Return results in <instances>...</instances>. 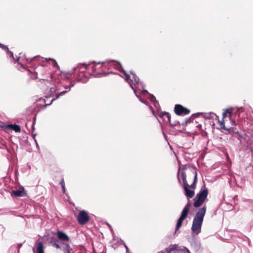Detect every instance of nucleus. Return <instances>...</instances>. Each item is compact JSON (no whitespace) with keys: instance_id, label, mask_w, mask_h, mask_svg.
I'll use <instances>...</instances> for the list:
<instances>
[{"instance_id":"6ab92c4d","label":"nucleus","mask_w":253,"mask_h":253,"mask_svg":"<svg viewBox=\"0 0 253 253\" xmlns=\"http://www.w3.org/2000/svg\"><path fill=\"white\" fill-rule=\"evenodd\" d=\"M0 47L2 48V49H5V50H7V54L10 56V57H13V53L10 51L8 47L1 43H0Z\"/></svg>"},{"instance_id":"b1692460","label":"nucleus","mask_w":253,"mask_h":253,"mask_svg":"<svg viewBox=\"0 0 253 253\" xmlns=\"http://www.w3.org/2000/svg\"><path fill=\"white\" fill-rule=\"evenodd\" d=\"M55 99H52V100L50 102V103H45V105H44V107H46L47 106H48V105H50L52 102H53V101Z\"/></svg>"},{"instance_id":"dca6fc26","label":"nucleus","mask_w":253,"mask_h":253,"mask_svg":"<svg viewBox=\"0 0 253 253\" xmlns=\"http://www.w3.org/2000/svg\"><path fill=\"white\" fill-rule=\"evenodd\" d=\"M63 245L64 246V253H74V251L69 244L64 243Z\"/></svg>"},{"instance_id":"20e7f679","label":"nucleus","mask_w":253,"mask_h":253,"mask_svg":"<svg viewBox=\"0 0 253 253\" xmlns=\"http://www.w3.org/2000/svg\"><path fill=\"white\" fill-rule=\"evenodd\" d=\"M208 193L209 191L207 188H202L196 195L197 199L194 203V206L196 208L200 207L207 198Z\"/></svg>"},{"instance_id":"9d476101","label":"nucleus","mask_w":253,"mask_h":253,"mask_svg":"<svg viewBox=\"0 0 253 253\" xmlns=\"http://www.w3.org/2000/svg\"><path fill=\"white\" fill-rule=\"evenodd\" d=\"M36 60H38L39 61H41L42 62H43V60L46 61H52L53 62V66L54 67H57V68H59L56 60L50 58L43 59V58L40 57L39 56H35L32 59H28V60L27 59V61H29L30 62H32Z\"/></svg>"},{"instance_id":"4be33fe9","label":"nucleus","mask_w":253,"mask_h":253,"mask_svg":"<svg viewBox=\"0 0 253 253\" xmlns=\"http://www.w3.org/2000/svg\"><path fill=\"white\" fill-rule=\"evenodd\" d=\"M60 185L62 186L63 192H65V186L64 180L63 178H62L61 180V181L60 182Z\"/></svg>"},{"instance_id":"ddd939ff","label":"nucleus","mask_w":253,"mask_h":253,"mask_svg":"<svg viewBox=\"0 0 253 253\" xmlns=\"http://www.w3.org/2000/svg\"><path fill=\"white\" fill-rule=\"evenodd\" d=\"M11 195H13L15 197H23L26 195V193L24 188H22L19 190H13L12 191Z\"/></svg>"},{"instance_id":"f8f14e48","label":"nucleus","mask_w":253,"mask_h":253,"mask_svg":"<svg viewBox=\"0 0 253 253\" xmlns=\"http://www.w3.org/2000/svg\"><path fill=\"white\" fill-rule=\"evenodd\" d=\"M4 129L5 131H7L9 129H12L16 132H20L21 128L19 125L11 124L4 126Z\"/></svg>"},{"instance_id":"f03ea898","label":"nucleus","mask_w":253,"mask_h":253,"mask_svg":"<svg viewBox=\"0 0 253 253\" xmlns=\"http://www.w3.org/2000/svg\"><path fill=\"white\" fill-rule=\"evenodd\" d=\"M182 171L185 172L186 177L188 178V182H192L189 185L190 188L195 189L197 180V172L196 169L190 167L189 165H184L182 168Z\"/></svg>"},{"instance_id":"9b49d317","label":"nucleus","mask_w":253,"mask_h":253,"mask_svg":"<svg viewBox=\"0 0 253 253\" xmlns=\"http://www.w3.org/2000/svg\"><path fill=\"white\" fill-rule=\"evenodd\" d=\"M122 72L124 73V75L126 77V80L128 83H131L134 84H135L138 83V82L136 79L135 76L133 74H128L125 71H123Z\"/></svg>"},{"instance_id":"393cba45","label":"nucleus","mask_w":253,"mask_h":253,"mask_svg":"<svg viewBox=\"0 0 253 253\" xmlns=\"http://www.w3.org/2000/svg\"><path fill=\"white\" fill-rule=\"evenodd\" d=\"M66 92H67V91H62L59 93V96L63 95Z\"/></svg>"},{"instance_id":"f257e3e1","label":"nucleus","mask_w":253,"mask_h":253,"mask_svg":"<svg viewBox=\"0 0 253 253\" xmlns=\"http://www.w3.org/2000/svg\"><path fill=\"white\" fill-rule=\"evenodd\" d=\"M207 208L206 206L199 209L194 217L191 230L193 234L198 235L201 231L202 223L206 214Z\"/></svg>"},{"instance_id":"39448f33","label":"nucleus","mask_w":253,"mask_h":253,"mask_svg":"<svg viewBox=\"0 0 253 253\" xmlns=\"http://www.w3.org/2000/svg\"><path fill=\"white\" fill-rule=\"evenodd\" d=\"M180 175L183 182V187L184 189L185 195L189 198H193L194 196L195 192L193 190H191L188 189L190 187V185L188 183L187 180H186L185 172L181 171Z\"/></svg>"},{"instance_id":"423d86ee","label":"nucleus","mask_w":253,"mask_h":253,"mask_svg":"<svg viewBox=\"0 0 253 253\" xmlns=\"http://www.w3.org/2000/svg\"><path fill=\"white\" fill-rule=\"evenodd\" d=\"M191 206V205L190 203H188L183 209L181 215L177 220L175 232H176V231H177L180 228L182 225L183 221L187 217Z\"/></svg>"},{"instance_id":"1a4fd4ad","label":"nucleus","mask_w":253,"mask_h":253,"mask_svg":"<svg viewBox=\"0 0 253 253\" xmlns=\"http://www.w3.org/2000/svg\"><path fill=\"white\" fill-rule=\"evenodd\" d=\"M174 112L178 116H184L190 113V110L180 104H176L174 106Z\"/></svg>"},{"instance_id":"0eeeda50","label":"nucleus","mask_w":253,"mask_h":253,"mask_svg":"<svg viewBox=\"0 0 253 253\" xmlns=\"http://www.w3.org/2000/svg\"><path fill=\"white\" fill-rule=\"evenodd\" d=\"M35 72L37 75L41 76H51L50 68L48 66L40 65L35 69Z\"/></svg>"},{"instance_id":"5701e85b","label":"nucleus","mask_w":253,"mask_h":253,"mask_svg":"<svg viewBox=\"0 0 253 253\" xmlns=\"http://www.w3.org/2000/svg\"><path fill=\"white\" fill-rule=\"evenodd\" d=\"M177 179L178 180V181L181 183L180 178V167L179 168V169L177 172Z\"/></svg>"},{"instance_id":"aec40b11","label":"nucleus","mask_w":253,"mask_h":253,"mask_svg":"<svg viewBox=\"0 0 253 253\" xmlns=\"http://www.w3.org/2000/svg\"><path fill=\"white\" fill-rule=\"evenodd\" d=\"M161 117H166L167 118V119H168L167 121L170 122V114L169 113L166 112H163L161 114Z\"/></svg>"},{"instance_id":"f3484780","label":"nucleus","mask_w":253,"mask_h":253,"mask_svg":"<svg viewBox=\"0 0 253 253\" xmlns=\"http://www.w3.org/2000/svg\"><path fill=\"white\" fill-rule=\"evenodd\" d=\"M37 247V253H44L43 244L42 242H37L36 243Z\"/></svg>"},{"instance_id":"6e6552de","label":"nucleus","mask_w":253,"mask_h":253,"mask_svg":"<svg viewBox=\"0 0 253 253\" xmlns=\"http://www.w3.org/2000/svg\"><path fill=\"white\" fill-rule=\"evenodd\" d=\"M89 220L88 213L84 210L81 211L78 216L77 221L81 225L85 224Z\"/></svg>"},{"instance_id":"4468645a","label":"nucleus","mask_w":253,"mask_h":253,"mask_svg":"<svg viewBox=\"0 0 253 253\" xmlns=\"http://www.w3.org/2000/svg\"><path fill=\"white\" fill-rule=\"evenodd\" d=\"M57 235L59 240L62 241H69V238L64 232L58 231L57 232Z\"/></svg>"},{"instance_id":"a878e982","label":"nucleus","mask_w":253,"mask_h":253,"mask_svg":"<svg viewBox=\"0 0 253 253\" xmlns=\"http://www.w3.org/2000/svg\"><path fill=\"white\" fill-rule=\"evenodd\" d=\"M22 246V243H20L18 245V248L19 249Z\"/></svg>"},{"instance_id":"412c9836","label":"nucleus","mask_w":253,"mask_h":253,"mask_svg":"<svg viewBox=\"0 0 253 253\" xmlns=\"http://www.w3.org/2000/svg\"><path fill=\"white\" fill-rule=\"evenodd\" d=\"M55 241H57V240H55ZM51 243L52 244V246L53 247H55L56 249H60L61 248L59 244H57L55 242V241H54V242L53 241H51Z\"/></svg>"},{"instance_id":"2eb2a0df","label":"nucleus","mask_w":253,"mask_h":253,"mask_svg":"<svg viewBox=\"0 0 253 253\" xmlns=\"http://www.w3.org/2000/svg\"><path fill=\"white\" fill-rule=\"evenodd\" d=\"M219 123L221 128L228 131L229 133H231L232 132H233L234 129L233 127H230L228 128L225 126L224 119H223V118L222 121L219 122Z\"/></svg>"},{"instance_id":"a211bd4d","label":"nucleus","mask_w":253,"mask_h":253,"mask_svg":"<svg viewBox=\"0 0 253 253\" xmlns=\"http://www.w3.org/2000/svg\"><path fill=\"white\" fill-rule=\"evenodd\" d=\"M232 114V109L230 108L226 109L222 114V117L224 119L227 117H230Z\"/></svg>"},{"instance_id":"7ed1b4c3","label":"nucleus","mask_w":253,"mask_h":253,"mask_svg":"<svg viewBox=\"0 0 253 253\" xmlns=\"http://www.w3.org/2000/svg\"><path fill=\"white\" fill-rule=\"evenodd\" d=\"M190 253L189 250L185 247H180L176 244L170 245L165 249L164 251H161L158 253Z\"/></svg>"}]
</instances>
